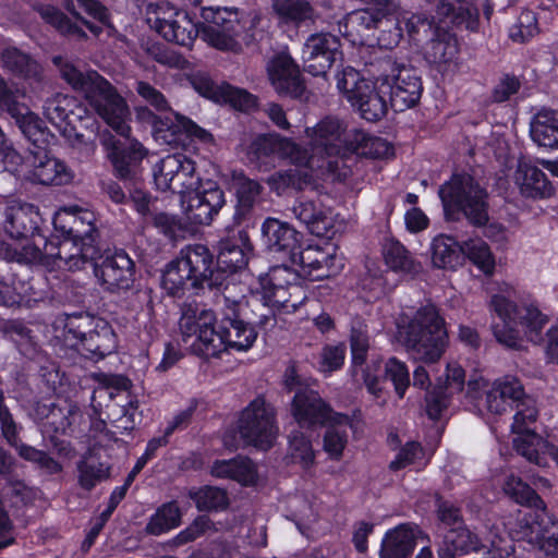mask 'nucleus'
Instances as JSON below:
<instances>
[{"mask_svg": "<svg viewBox=\"0 0 558 558\" xmlns=\"http://www.w3.org/2000/svg\"><path fill=\"white\" fill-rule=\"evenodd\" d=\"M275 311L277 310L264 301L263 298L254 299L251 302L248 301V314H245V318L254 329L255 327L271 329L277 324Z\"/></svg>", "mask_w": 558, "mask_h": 558, "instance_id": "obj_58", "label": "nucleus"}, {"mask_svg": "<svg viewBox=\"0 0 558 558\" xmlns=\"http://www.w3.org/2000/svg\"><path fill=\"white\" fill-rule=\"evenodd\" d=\"M90 325L92 319L89 317L69 318L65 324V338L68 340H78L86 356L98 361L114 352L117 348L116 335L112 328L105 323L93 330H86Z\"/></svg>", "mask_w": 558, "mask_h": 558, "instance_id": "obj_12", "label": "nucleus"}, {"mask_svg": "<svg viewBox=\"0 0 558 558\" xmlns=\"http://www.w3.org/2000/svg\"><path fill=\"white\" fill-rule=\"evenodd\" d=\"M340 53V40L337 36L330 33L313 34L304 44V68L314 76L325 75Z\"/></svg>", "mask_w": 558, "mask_h": 558, "instance_id": "obj_22", "label": "nucleus"}, {"mask_svg": "<svg viewBox=\"0 0 558 558\" xmlns=\"http://www.w3.org/2000/svg\"><path fill=\"white\" fill-rule=\"evenodd\" d=\"M291 284H301L298 272L284 265L270 268L265 277L260 278L262 290L284 289Z\"/></svg>", "mask_w": 558, "mask_h": 558, "instance_id": "obj_60", "label": "nucleus"}, {"mask_svg": "<svg viewBox=\"0 0 558 558\" xmlns=\"http://www.w3.org/2000/svg\"><path fill=\"white\" fill-rule=\"evenodd\" d=\"M203 24L199 35L211 47L236 52L241 49L238 37L244 28V13L236 8H202Z\"/></svg>", "mask_w": 558, "mask_h": 558, "instance_id": "obj_9", "label": "nucleus"}, {"mask_svg": "<svg viewBox=\"0 0 558 558\" xmlns=\"http://www.w3.org/2000/svg\"><path fill=\"white\" fill-rule=\"evenodd\" d=\"M531 137L538 146L558 149V110L541 109L531 122Z\"/></svg>", "mask_w": 558, "mask_h": 558, "instance_id": "obj_40", "label": "nucleus"}, {"mask_svg": "<svg viewBox=\"0 0 558 558\" xmlns=\"http://www.w3.org/2000/svg\"><path fill=\"white\" fill-rule=\"evenodd\" d=\"M414 547V527L410 524H400L386 533L379 555L380 558H408Z\"/></svg>", "mask_w": 558, "mask_h": 558, "instance_id": "obj_38", "label": "nucleus"}, {"mask_svg": "<svg viewBox=\"0 0 558 558\" xmlns=\"http://www.w3.org/2000/svg\"><path fill=\"white\" fill-rule=\"evenodd\" d=\"M24 97V92L9 85L7 80L0 74V114L7 113L12 119L20 117L21 111L25 112V105L20 101Z\"/></svg>", "mask_w": 558, "mask_h": 558, "instance_id": "obj_59", "label": "nucleus"}, {"mask_svg": "<svg viewBox=\"0 0 558 558\" xmlns=\"http://www.w3.org/2000/svg\"><path fill=\"white\" fill-rule=\"evenodd\" d=\"M438 195L448 217L462 213L474 226L487 223L488 194L472 175L453 174L439 187Z\"/></svg>", "mask_w": 558, "mask_h": 558, "instance_id": "obj_5", "label": "nucleus"}, {"mask_svg": "<svg viewBox=\"0 0 558 558\" xmlns=\"http://www.w3.org/2000/svg\"><path fill=\"white\" fill-rule=\"evenodd\" d=\"M534 423L525 422V428L512 430L518 435L513 438V446L515 451L529 462L545 468L548 465V457L558 462V448L531 429L530 426Z\"/></svg>", "mask_w": 558, "mask_h": 558, "instance_id": "obj_28", "label": "nucleus"}, {"mask_svg": "<svg viewBox=\"0 0 558 558\" xmlns=\"http://www.w3.org/2000/svg\"><path fill=\"white\" fill-rule=\"evenodd\" d=\"M444 545L457 554L477 551L482 546L478 536L462 525L451 527L445 534Z\"/></svg>", "mask_w": 558, "mask_h": 558, "instance_id": "obj_54", "label": "nucleus"}, {"mask_svg": "<svg viewBox=\"0 0 558 558\" xmlns=\"http://www.w3.org/2000/svg\"><path fill=\"white\" fill-rule=\"evenodd\" d=\"M75 106V99L63 94H54L49 97L44 105V114L53 124L60 125L63 122L72 123L71 116H74L72 107Z\"/></svg>", "mask_w": 558, "mask_h": 558, "instance_id": "obj_52", "label": "nucleus"}, {"mask_svg": "<svg viewBox=\"0 0 558 558\" xmlns=\"http://www.w3.org/2000/svg\"><path fill=\"white\" fill-rule=\"evenodd\" d=\"M377 82H381L384 92L390 95V106L395 111L410 109L421 99L422 81L411 65L387 59L383 62V73Z\"/></svg>", "mask_w": 558, "mask_h": 558, "instance_id": "obj_10", "label": "nucleus"}, {"mask_svg": "<svg viewBox=\"0 0 558 558\" xmlns=\"http://www.w3.org/2000/svg\"><path fill=\"white\" fill-rule=\"evenodd\" d=\"M490 307L501 319L500 324L493 325L494 336L498 342L513 349L521 347V326L525 336L532 342L539 341V332L547 324L548 318L532 305L517 306L501 294L493 295Z\"/></svg>", "mask_w": 558, "mask_h": 558, "instance_id": "obj_4", "label": "nucleus"}, {"mask_svg": "<svg viewBox=\"0 0 558 558\" xmlns=\"http://www.w3.org/2000/svg\"><path fill=\"white\" fill-rule=\"evenodd\" d=\"M151 28L167 41L183 47H191L199 35V27L192 21L186 11L168 4L160 5L154 16L147 19Z\"/></svg>", "mask_w": 558, "mask_h": 558, "instance_id": "obj_15", "label": "nucleus"}, {"mask_svg": "<svg viewBox=\"0 0 558 558\" xmlns=\"http://www.w3.org/2000/svg\"><path fill=\"white\" fill-rule=\"evenodd\" d=\"M293 264L301 266L303 272L313 280L327 278L331 275L330 265L333 257L319 247L307 246L296 250L291 257Z\"/></svg>", "mask_w": 558, "mask_h": 558, "instance_id": "obj_39", "label": "nucleus"}, {"mask_svg": "<svg viewBox=\"0 0 558 558\" xmlns=\"http://www.w3.org/2000/svg\"><path fill=\"white\" fill-rule=\"evenodd\" d=\"M181 522V512L177 502L162 505L150 517L145 531L150 535H160L177 527Z\"/></svg>", "mask_w": 558, "mask_h": 558, "instance_id": "obj_51", "label": "nucleus"}, {"mask_svg": "<svg viewBox=\"0 0 558 558\" xmlns=\"http://www.w3.org/2000/svg\"><path fill=\"white\" fill-rule=\"evenodd\" d=\"M398 328L401 342L414 360L433 364L445 353L448 333L435 305H423L412 317L404 316Z\"/></svg>", "mask_w": 558, "mask_h": 558, "instance_id": "obj_2", "label": "nucleus"}, {"mask_svg": "<svg viewBox=\"0 0 558 558\" xmlns=\"http://www.w3.org/2000/svg\"><path fill=\"white\" fill-rule=\"evenodd\" d=\"M225 205V192L213 181L202 184L182 199L184 217L195 226L209 225Z\"/></svg>", "mask_w": 558, "mask_h": 558, "instance_id": "obj_19", "label": "nucleus"}, {"mask_svg": "<svg viewBox=\"0 0 558 558\" xmlns=\"http://www.w3.org/2000/svg\"><path fill=\"white\" fill-rule=\"evenodd\" d=\"M100 144L112 165L113 174L120 180H135L148 151L137 140L121 141L110 132L100 134Z\"/></svg>", "mask_w": 558, "mask_h": 558, "instance_id": "obj_14", "label": "nucleus"}, {"mask_svg": "<svg viewBox=\"0 0 558 558\" xmlns=\"http://www.w3.org/2000/svg\"><path fill=\"white\" fill-rule=\"evenodd\" d=\"M25 163L29 168L25 177L36 183L62 185L69 183L72 179L66 165L49 156L48 151L36 150V155L26 157Z\"/></svg>", "mask_w": 558, "mask_h": 558, "instance_id": "obj_26", "label": "nucleus"}, {"mask_svg": "<svg viewBox=\"0 0 558 558\" xmlns=\"http://www.w3.org/2000/svg\"><path fill=\"white\" fill-rule=\"evenodd\" d=\"M513 178L520 193L525 197L545 198L553 195L554 189L546 174L530 162L520 161Z\"/></svg>", "mask_w": 558, "mask_h": 558, "instance_id": "obj_33", "label": "nucleus"}, {"mask_svg": "<svg viewBox=\"0 0 558 558\" xmlns=\"http://www.w3.org/2000/svg\"><path fill=\"white\" fill-rule=\"evenodd\" d=\"M52 63L60 76L76 93L82 94L95 112L119 135L129 137L130 114L125 99L118 89L96 70L81 69L70 60L56 56Z\"/></svg>", "mask_w": 558, "mask_h": 558, "instance_id": "obj_1", "label": "nucleus"}, {"mask_svg": "<svg viewBox=\"0 0 558 558\" xmlns=\"http://www.w3.org/2000/svg\"><path fill=\"white\" fill-rule=\"evenodd\" d=\"M267 73L280 95L299 98L305 90L299 66L287 53L276 54L267 64Z\"/></svg>", "mask_w": 558, "mask_h": 558, "instance_id": "obj_24", "label": "nucleus"}, {"mask_svg": "<svg viewBox=\"0 0 558 558\" xmlns=\"http://www.w3.org/2000/svg\"><path fill=\"white\" fill-rule=\"evenodd\" d=\"M262 234L269 251L283 252L290 258L301 247L300 233L289 223L276 218H267L264 221Z\"/></svg>", "mask_w": 558, "mask_h": 558, "instance_id": "obj_29", "label": "nucleus"}, {"mask_svg": "<svg viewBox=\"0 0 558 558\" xmlns=\"http://www.w3.org/2000/svg\"><path fill=\"white\" fill-rule=\"evenodd\" d=\"M74 231V239H63L57 253V267L70 271L81 270L87 264H94L100 252L95 244L96 229L90 221L86 230Z\"/></svg>", "mask_w": 558, "mask_h": 558, "instance_id": "obj_21", "label": "nucleus"}, {"mask_svg": "<svg viewBox=\"0 0 558 558\" xmlns=\"http://www.w3.org/2000/svg\"><path fill=\"white\" fill-rule=\"evenodd\" d=\"M186 156L173 154L163 157L154 167V182L161 192H170Z\"/></svg>", "mask_w": 558, "mask_h": 558, "instance_id": "obj_48", "label": "nucleus"}, {"mask_svg": "<svg viewBox=\"0 0 558 558\" xmlns=\"http://www.w3.org/2000/svg\"><path fill=\"white\" fill-rule=\"evenodd\" d=\"M430 258L438 269L454 270L464 262L463 244L446 234L435 236L430 243Z\"/></svg>", "mask_w": 558, "mask_h": 558, "instance_id": "obj_36", "label": "nucleus"}, {"mask_svg": "<svg viewBox=\"0 0 558 558\" xmlns=\"http://www.w3.org/2000/svg\"><path fill=\"white\" fill-rule=\"evenodd\" d=\"M233 186L236 197L233 219L235 223L240 225L251 217L255 207L262 203L264 186L259 181L246 177L243 172L233 174Z\"/></svg>", "mask_w": 558, "mask_h": 558, "instance_id": "obj_30", "label": "nucleus"}, {"mask_svg": "<svg viewBox=\"0 0 558 558\" xmlns=\"http://www.w3.org/2000/svg\"><path fill=\"white\" fill-rule=\"evenodd\" d=\"M517 535L546 557L558 558V520L545 510L527 512L517 522Z\"/></svg>", "mask_w": 558, "mask_h": 558, "instance_id": "obj_13", "label": "nucleus"}, {"mask_svg": "<svg viewBox=\"0 0 558 558\" xmlns=\"http://www.w3.org/2000/svg\"><path fill=\"white\" fill-rule=\"evenodd\" d=\"M238 284L227 283L221 294L222 317L217 327L221 340L220 353L228 350L246 351L257 338L256 330L247 324L248 301L236 294Z\"/></svg>", "mask_w": 558, "mask_h": 558, "instance_id": "obj_6", "label": "nucleus"}, {"mask_svg": "<svg viewBox=\"0 0 558 558\" xmlns=\"http://www.w3.org/2000/svg\"><path fill=\"white\" fill-rule=\"evenodd\" d=\"M92 265L96 278L109 292L126 291L135 281V264L122 250L107 253L100 263L94 262Z\"/></svg>", "mask_w": 558, "mask_h": 558, "instance_id": "obj_20", "label": "nucleus"}, {"mask_svg": "<svg viewBox=\"0 0 558 558\" xmlns=\"http://www.w3.org/2000/svg\"><path fill=\"white\" fill-rule=\"evenodd\" d=\"M383 255L386 264L395 271L411 274L417 272L421 268L420 263L415 262L411 253L395 239H386Z\"/></svg>", "mask_w": 558, "mask_h": 558, "instance_id": "obj_45", "label": "nucleus"}, {"mask_svg": "<svg viewBox=\"0 0 558 558\" xmlns=\"http://www.w3.org/2000/svg\"><path fill=\"white\" fill-rule=\"evenodd\" d=\"M361 77L360 73L348 66L337 74V87L353 107H356L363 119L376 122L383 119L388 110L385 99L387 92L381 86Z\"/></svg>", "mask_w": 558, "mask_h": 558, "instance_id": "obj_8", "label": "nucleus"}, {"mask_svg": "<svg viewBox=\"0 0 558 558\" xmlns=\"http://www.w3.org/2000/svg\"><path fill=\"white\" fill-rule=\"evenodd\" d=\"M310 138L312 156H307L308 163L302 167H323L315 163V157H342L344 147L345 124L336 117H325L315 126L306 129Z\"/></svg>", "mask_w": 558, "mask_h": 558, "instance_id": "obj_17", "label": "nucleus"}, {"mask_svg": "<svg viewBox=\"0 0 558 558\" xmlns=\"http://www.w3.org/2000/svg\"><path fill=\"white\" fill-rule=\"evenodd\" d=\"M293 215L316 236H328L333 226L331 213L320 202L300 199L292 207Z\"/></svg>", "mask_w": 558, "mask_h": 558, "instance_id": "obj_32", "label": "nucleus"}, {"mask_svg": "<svg viewBox=\"0 0 558 558\" xmlns=\"http://www.w3.org/2000/svg\"><path fill=\"white\" fill-rule=\"evenodd\" d=\"M272 8L280 19L295 25L315 21V10L307 0H272Z\"/></svg>", "mask_w": 558, "mask_h": 558, "instance_id": "obj_47", "label": "nucleus"}, {"mask_svg": "<svg viewBox=\"0 0 558 558\" xmlns=\"http://www.w3.org/2000/svg\"><path fill=\"white\" fill-rule=\"evenodd\" d=\"M183 265V270L192 277V288L225 289L229 283L228 277L220 270L214 269V255L204 244H192L181 250L178 257Z\"/></svg>", "mask_w": 558, "mask_h": 558, "instance_id": "obj_18", "label": "nucleus"}, {"mask_svg": "<svg viewBox=\"0 0 558 558\" xmlns=\"http://www.w3.org/2000/svg\"><path fill=\"white\" fill-rule=\"evenodd\" d=\"M538 33L537 19L533 11L524 10L515 23L509 28V37L513 41L524 43Z\"/></svg>", "mask_w": 558, "mask_h": 558, "instance_id": "obj_64", "label": "nucleus"}, {"mask_svg": "<svg viewBox=\"0 0 558 558\" xmlns=\"http://www.w3.org/2000/svg\"><path fill=\"white\" fill-rule=\"evenodd\" d=\"M446 387H438L428 392L426 397L427 414L432 418H438L441 412L448 407V399L453 393L462 391L464 386V371L457 364L447 366Z\"/></svg>", "mask_w": 558, "mask_h": 558, "instance_id": "obj_35", "label": "nucleus"}, {"mask_svg": "<svg viewBox=\"0 0 558 558\" xmlns=\"http://www.w3.org/2000/svg\"><path fill=\"white\" fill-rule=\"evenodd\" d=\"M291 413L301 427L323 426L336 412L308 386H300L291 402Z\"/></svg>", "mask_w": 558, "mask_h": 558, "instance_id": "obj_23", "label": "nucleus"}, {"mask_svg": "<svg viewBox=\"0 0 558 558\" xmlns=\"http://www.w3.org/2000/svg\"><path fill=\"white\" fill-rule=\"evenodd\" d=\"M465 256L485 275L494 272L495 258L485 241L475 239L463 242V257Z\"/></svg>", "mask_w": 558, "mask_h": 558, "instance_id": "obj_55", "label": "nucleus"}, {"mask_svg": "<svg viewBox=\"0 0 558 558\" xmlns=\"http://www.w3.org/2000/svg\"><path fill=\"white\" fill-rule=\"evenodd\" d=\"M77 482L84 490H92L97 484L110 476V466L93 454L84 456L76 464Z\"/></svg>", "mask_w": 558, "mask_h": 558, "instance_id": "obj_44", "label": "nucleus"}, {"mask_svg": "<svg viewBox=\"0 0 558 558\" xmlns=\"http://www.w3.org/2000/svg\"><path fill=\"white\" fill-rule=\"evenodd\" d=\"M193 499L201 511L220 510L228 506L227 493L218 487L206 486L195 493Z\"/></svg>", "mask_w": 558, "mask_h": 558, "instance_id": "obj_62", "label": "nucleus"}, {"mask_svg": "<svg viewBox=\"0 0 558 558\" xmlns=\"http://www.w3.org/2000/svg\"><path fill=\"white\" fill-rule=\"evenodd\" d=\"M38 12L43 20L54 26L62 34L76 35L78 37L86 36L83 29L73 24L64 13L54 7L43 5L38 9Z\"/></svg>", "mask_w": 558, "mask_h": 558, "instance_id": "obj_63", "label": "nucleus"}, {"mask_svg": "<svg viewBox=\"0 0 558 558\" xmlns=\"http://www.w3.org/2000/svg\"><path fill=\"white\" fill-rule=\"evenodd\" d=\"M183 268L179 258L172 260L167 266L162 275L161 284L168 295L181 298L189 288H192V277Z\"/></svg>", "mask_w": 558, "mask_h": 558, "instance_id": "obj_50", "label": "nucleus"}, {"mask_svg": "<svg viewBox=\"0 0 558 558\" xmlns=\"http://www.w3.org/2000/svg\"><path fill=\"white\" fill-rule=\"evenodd\" d=\"M213 475L234 480L243 485H251L256 480L253 462L245 457L216 461L211 468Z\"/></svg>", "mask_w": 558, "mask_h": 558, "instance_id": "obj_42", "label": "nucleus"}, {"mask_svg": "<svg viewBox=\"0 0 558 558\" xmlns=\"http://www.w3.org/2000/svg\"><path fill=\"white\" fill-rule=\"evenodd\" d=\"M250 253L251 245L245 232H239L238 236L221 240L217 256V270L226 276V272L233 274L243 269L248 263Z\"/></svg>", "mask_w": 558, "mask_h": 558, "instance_id": "obj_31", "label": "nucleus"}, {"mask_svg": "<svg viewBox=\"0 0 558 558\" xmlns=\"http://www.w3.org/2000/svg\"><path fill=\"white\" fill-rule=\"evenodd\" d=\"M459 47L457 38L439 27L430 36L427 44L425 56L426 59L442 70H446L451 63H454L458 58Z\"/></svg>", "mask_w": 558, "mask_h": 558, "instance_id": "obj_37", "label": "nucleus"}, {"mask_svg": "<svg viewBox=\"0 0 558 558\" xmlns=\"http://www.w3.org/2000/svg\"><path fill=\"white\" fill-rule=\"evenodd\" d=\"M162 125H165L167 131L171 132L172 135L184 133L187 137L198 140L203 143H208L213 140V135L207 130L180 113H175L174 120L165 122Z\"/></svg>", "mask_w": 558, "mask_h": 558, "instance_id": "obj_61", "label": "nucleus"}, {"mask_svg": "<svg viewBox=\"0 0 558 558\" xmlns=\"http://www.w3.org/2000/svg\"><path fill=\"white\" fill-rule=\"evenodd\" d=\"M312 175L304 168H290L278 171L267 179V184L276 194L281 195L288 190L302 191L311 183Z\"/></svg>", "mask_w": 558, "mask_h": 558, "instance_id": "obj_46", "label": "nucleus"}, {"mask_svg": "<svg viewBox=\"0 0 558 558\" xmlns=\"http://www.w3.org/2000/svg\"><path fill=\"white\" fill-rule=\"evenodd\" d=\"M216 323L217 318L211 310L195 303H184L179 319L182 342L196 355L206 359L218 356L222 342L217 335Z\"/></svg>", "mask_w": 558, "mask_h": 558, "instance_id": "obj_7", "label": "nucleus"}, {"mask_svg": "<svg viewBox=\"0 0 558 558\" xmlns=\"http://www.w3.org/2000/svg\"><path fill=\"white\" fill-rule=\"evenodd\" d=\"M350 342L353 364L363 365L369 348V337L366 322L361 316L352 318Z\"/></svg>", "mask_w": 558, "mask_h": 558, "instance_id": "obj_53", "label": "nucleus"}, {"mask_svg": "<svg viewBox=\"0 0 558 558\" xmlns=\"http://www.w3.org/2000/svg\"><path fill=\"white\" fill-rule=\"evenodd\" d=\"M247 159L258 169L268 168L275 158L290 159L296 166L308 163L306 151L292 141L278 135H259L247 148Z\"/></svg>", "mask_w": 558, "mask_h": 558, "instance_id": "obj_16", "label": "nucleus"}, {"mask_svg": "<svg viewBox=\"0 0 558 558\" xmlns=\"http://www.w3.org/2000/svg\"><path fill=\"white\" fill-rule=\"evenodd\" d=\"M343 36L353 45H364L374 29H379V41L397 45L402 37L399 7L392 0H378L375 5L350 13L343 22Z\"/></svg>", "mask_w": 558, "mask_h": 558, "instance_id": "obj_3", "label": "nucleus"}, {"mask_svg": "<svg viewBox=\"0 0 558 558\" xmlns=\"http://www.w3.org/2000/svg\"><path fill=\"white\" fill-rule=\"evenodd\" d=\"M3 230L14 240H27L39 230L40 215L36 206L28 203H15L5 207Z\"/></svg>", "mask_w": 558, "mask_h": 558, "instance_id": "obj_27", "label": "nucleus"}, {"mask_svg": "<svg viewBox=\"0 0 558 558\" xmlns=\"http://www.w3.org/2000/svg\"><path fill=\"white\" fill-rule=\"evenodd\" d=\"M505 493L515 502L529 508H533L534 512L545 510L543 499L526 483L518 476L510 475L504 485Z\"/></svg>", "mask_w": 558, "mask_h": 558, "instance_id": "obj_49", "label": "nucleus"}, {"mask_svg": "<svg viewBox=\"0 0 558 558\" xmlns=\"http://www.w3.org/2000/svg\"><path fill=\"white\" fill-rule=\"evenodd\" d=\"M437 14L444 23L463 24L469 23L476 15V9L465 1L449 2L441 0L437 5Z\"/></svg>", "mask_w": 558, "mask_h": 558, "instance_id": "obj_56", "label": "nucleus"}, {"mask_svg": "<svg viewBox=\"0 0 558 558\" xmlns=\"http://www.w3.org/2000/svg\"><path fill=\"white\" fill-rule=\"evenodd\" d=\"M497 390L505 397V400L515 403V414L511 425L512 430H522L525 428V422H536L538 410L535 400L526 396L522 384L515 377H504L494 383Z\"/></svg>", "mask_w": 558, "mask_h": 558, "instance_id": "obj_25", "label": "nucleus"}, {"mask_svg": "<svg viewBox=\"0 0 558 558\" xmlns=\"http://www.w3.org/2000/svg\"><path fill=\"white\" fill-rule=\"evenodd\" d=\"M0 66L11 75L25 81L39 82L41 65L28 53L16 47H7L0 51Z\"/></svg>", "mask_w": 558, "mask_h": 558, "instance_id": "obj_34", "label": "nucleus"}, {"mask_svg": "<svg viewBox=\"0 0 558 558\" xmlns=\"http://www.w3.org/2000/svg\"><path fill=\"white\" fill-rule=\"evenodd\" d=\"M262 296L277 311L292 313L306 300V291L302 284H291L284 289L263 291Z\"/></svg>", "mask_w": 558, "mask_h": 558, "instance_id": "obj_43", "label": "nucleus"}, {"mask_svg": "<svg viewBox=\"0 0 558 558\" xmlns=\"http://www.w3.org/2000/svg\"><path fill=\"white\" fill-rule=\"evenodd\" d=\"M289 456L292 461L307 469L314 463L315 452L312 442L305 434L299 429L291 432L289 436Z\"/></svg>", "mask_w": 558, "mask_h": 558, "instance_id": "obj_57", "label": "nucleus"}, {"mask_svg": "<svg viewBox=\"0 0 558 558\" xmlns=\"http://www.w3.org/2000/svg\"><path fill=\"white\" fill-rule=\"evenodd\" d=\"M276 415L275 408L264 397L251 401L238 421V430L245 444L270 448L278 434Z\"/></svg>", "mask_w": 558, "mask_h": 558, "instance_id": "obj_11", "label": "nucleus"}, {"mask_svg": "<svg viewBox=\"0 0 558 558\" xmlns=\"http://www.w3.org/2000/svg\"><path fill=\"white\" fill-rule=\"evenodd\" d=\"M327 424L329 425L324 435V450L331 459L339 460L348 444L351 420L348 415L336 413Z\"/></svg>", "mask_w": 558, "mask_h": 558, "instance_id": "obj_41", "label": "nucleus"}]
</instances>
